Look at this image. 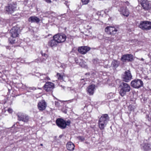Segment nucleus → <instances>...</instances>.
Instances as JSON below:
<instances>
[{
	"instance_id": "obj_8",
	"label": "nucleus",
	"mask_w": 151,
	"mask_h": 151,
	"mask_svg": "<svg viewBox=\"0 0 151 151\" xmlns=\"http://www.w3.org/2000/svg\"><path fill=\"white\" fill-rule=\"evenodd\" d=\"M53 38L55 39L59 43L64 42L65 40L66 36L65 35L63 34H57L53 36Z\"/></svg>"
},
{
	"instance_id": "obj_29",
	"label": "nucleus",
	"mask_w": 151,
	"mask_h": 151,
	"mask_svg": "<svg viewBox=\"0 0 151 151\" xmlns=\"http://www.w3.org/2000/svg\"><path fill=\"white\" fill-rule=\"evenodd\" d=\"M78 138L79 140H81V141H83L84 140V138L83 137L79 136L78 137Z\"/></svg>"
},
{
	"instance_id": "obj_10",
	"label": "nucleus",
	"mask_w": 151,
	"mask_h": 151,
	"mask_svg": "<svg viewBox=\"0 0 151 151\" xmlns=\"http://www.w3.org/2000/svg\"><path fill=\"white\" fill-rule=\"evenodd\" d=\"M19 33V29L17 27H13L10 31L11 36L18 37Z\"/></svg>"
},
{
	"instance_id": "obj_2",
	"label": "nucleus",
	"mask_w": 151,
	"mask_h": 151,
	"mask_svg": "<svg viewBox=\"0 0 151 151\" xmlns=\"http://www.w3.org/2000/svg\"><path fill=\"white\" fill-rule=\"evenodd\" d=\"M119 87L120 88L119 94L122 96H125L126 93L129 92L130 90V86L125 83H121L119 85Z\"/></svg>"
},
{
	"instance_id": "obj_19",
	"label": "nucleus",
	"mask_w": 151,
	"mask_h": 151,
	"mask_svg": "<svg viewBox=\"0 0 151 151\" xmlns=\"http://www.w3.org/2000/svg\"><path fill=\"white\" fill-rule=\"evenodd\" d=\"M141 149L145 151L151 150V144L144 142L143 144L141 145Z\"/></svg>"
},
{
	"instance_id": "obj_12",
	"label": "nucleus",
	"mask_w": 151,
	"mask_h": 151,
	"mask_svg": "<svg viewBox=\"0 0 151 151\" xmlns=\"http://www.w3.org/2000/svg\"><path fill=\"white\" fill-rule=\"evenodd\" d=\"M47 106V103L45 100H42L38 102L37 108L40 111H43L45 109Z\"/></svg>"
},
{
	"instance_id": "obj_3",
	"label": "nucleus",
	"mask_w": 151,
	"mask_h": 151,
	"mask_svg": "<svg viewBox=\"0 0 151 151\" xmlns=\"http://www.w3.org/2000/svg\"><path fill=\"white\" fill-rule=\"evenodd\" d=\"M56 123L57 125L59 127L62 129H64L67 126L70 125V121L69 120H68L66 122L64 120L61 118H58L56 120Z\"/></svg>"
},
{
	"instance_id": "obj_23",
	"label": "nucleus",
	"mask_w": 151,
	"mask_h": 151,
	"mask_svg": "<svg viewBox=\"0 0 151 151\" xmlns=\"http://www.w3.org/2000/svg\"><path fill=\"white\" fill-rule=\"evenodd\" d=\"M66 147L68 150L71 151L74 149L75 146L74 144L72 142H69L67 144Z\"/></svg>"
},
{
	"instance_id": "obj_1",
	"label": "nucleus",
	"mask_w": 151,
	"mask_h": 151,
	"mask_svg": "<svg viewBox=\"0 0 151 151\" xmlns=\"http://www.w3.org/2000/svg\"><path fill=\"white\" fill-rule=\"evenodd\" d=\"M109 120V118L107 114L102 115L100 118L98 122L99 127L101 130L104 129Z\"/></svg>"
},
{
	"instance_id": "obj_6",
	"label": "nucleus",
	"mask_w": 151,
	"mask_h": 151,
	"mask_svg": "<svg viewBox=\"0 0 151 151\" xmlns=\"http://www.w3.org/2000/svg\"><path fill=\"white\" fill-rule=\"evenodd\" d=\"M143 83L140 79H135L132 81L131 83V86L134 88H138L142 86Z\"/></svg>"
},
{
	"instance_id": "obj_28",
	"label": "nucleus",
	"mask_w": 151,
	"mask_h": 151,
	"mask_svg": "<svg viewBox=\"0 0 151 151\" xmlns=\"http://www.w3.org/2000/svg\"><path fill=\"white\" fill-rule=\"evenodd\" d=\"M55 105L58 107H59L60 106V103L58 101H55Z\"/></svg>"
},
{
	"instance_id": "obj_27",
	"label": "nucleus",
	"mask_w": 151,
	"mask_h": 151,
	"mask_svg": "<svg viewBox=\"0 0 151 151\" xmlns=\"http://www.w3.org/2000/svg\"><path fill=\"white\" fill-rule=\"evenodd\" d=\"M83 4L85 5L87 4L89 1V0H81Z\"/></svg>"
},
{
	"instance_id": "obj_9",
	"label": "nucleus",
	"mask_w": 151,
	"mask_h": 151,
	"mask_svg": "<svg viewBox=\"0 0 151 151\" xmlns=\"http://www.w3.org/2000/svg\"><path fill=\"white\" fill-rule=\"evenodd\" d=\"M122 78L124 81L126 82H129L132 78V76L129 70L125 71L124 74L122 75Z\"/></svg>"
},
{
	"instance_id": "obj_25",
	"label": "nucleus",
	"mask_w": 151,
	"mask_h": 151,
	"mask_svg": "<svg viewBox=\"0 0 151 151\" xmlns=\"http://www.w3.org/2000/svg\"><path fill=\"white\" fill-rule=\"evenodd\" d=\"M111 66L112 67L116 68L118 66V62L116 60L113 61L111 63Z\"/></svg>"
},
{
	"instance_id": "obj_18",
	"label": "nucleus",
	"mask_w": 151,
	"mask_h": 151,
	"mask_svg": "<svg viewBox=\"0 0 151 151\" xmlns=\"http://www.w3.org/2000/svg\"><path fill=\"white\" fill-rule=\"evenodd\" d=\"M95 89V86L93 84L91 85L88 86L87 88V91L90 95H92Z\"/></svg>"
},
{
	"instance_id": "obj_17",
	"label": "nucleus",
	"mask_w": 151,
	"mask_h": 151,
	"mask_svg": "<svg viewBox=\"0 0 151 151\" xmlns=\"http://www.w3.org/2000/svg\"><path fill=\"white\" fill-rule=\"evenodd\" d=\"M141 5L143 9L145 10H148L151 6L149 2L146 0H143L141 3Z\"/></svg>"
},
{
	"instance_id": "obj_15",
	"label": "nucleus",
	"mask_w": 151,
	"mask_h": 151,
	"mask_svg": "<svg viewBox=\"0 0 151 151\" xmlns=\"http://www.w3.org/2000/svg\"><path fill=\"white\" fill-rule=\"evenodd\" d=\"M18 120L24 122H27L29 120V116L23 113H19L18 114Z\"/></svg>"
},
{
	"instance_id": "obj_31",
	"label": "nucleus",
	"mask_w": 151,
	"mask_h": 151,
	"mask_svg": "<svg viewBox=\"0 0 151 151\" xmlns=\"http://www.w3.org/2000/svg\"><path fill=\"white\" fill-rule=\"evenodd\" d=\"M42 56L45 57L46 58L48 57V56L47 55H46L45 53H42Z\"/></svg>"
},
{
	"instance_id": "obj_24",
	"label": "nucleus",
	"mask_w": 151,
	"mask_h": 151,
	"mask_svg": "<svg viewBox=\"0 0 151 151\" xmlns=\"http://www.w3.org/2000/svg\"><path fill=\"white\" fill-rule=\"evenodd\" d=\"M17 37L11 36L9 39L10 42L12 44L15 43L17 42L16 38Z\"/></svg>"
},
{
	"instance_id": "obj_13",
	"label": "nucleus",
	"mask_w": 151,
	"mask_h": 151,
	"mask_svg": "<svg viewBox=\"0 0 151 151\" xmlns=\"http://www.w3.org/2000/svg\"><path fill=\"white\" fill-rule=\"evenodd\" d=\"M119 11L120 13L124 16L127 17L129 14V12L125 6H121L119 9Z\"/></svg>"
},
{
	"instance_id": "obj_14",
	"label": "nucleus",
	"mask_w": 151,
	"mask_h": 151,
	"mask_svg": "<svg viewBox=\"0 0 151 151\" xmlns=\"http://www.w3.org/2000/svg\"><path fill=\"white\" fill-rule=\"evenodd\" d=\"M133 60V56L131 54L124 55L121 58V60L123 62L131 61H132Z\"/></svg>"
},
{
	"instance_id": "obj_7",
	"label": "nucleus",
	"mask_w": 151,
	"mask_h": 151,
	"mask_svg": "<svg viewBox=\"0 0 151 151\" xmlns=\"http://www.w3.org/2000/svg\"><path fill=\"white\" fill-rule=\"evenodd\" d=\"M105 31L108 34L114 35L116 33L118 30L114 27L109 26L106 27L105 29Z\"/></svg>"
},
{
	"instance_id": "obj_36",
	"label": "nucleus",
	"mask_w": 151,
	"mask_h": 151,
	"mask_svg": "<svg viewBox=\"0 0 151 151\" xmlns=\"http://www.w3.org/2000/svg\"><path fill=\"white\" fill-rule=\"evenodd\" d=\"M41 145H42V144H41Z\"/></svg>"
},
{
	"instance_id": "obj_30",
	"label": "nucleus",
	"mask_w": 151,
	"mask_h": 151,
	"mask_svg": "<svg viewBox=\"0 0 151 151\" xmlns=\"http://www.w3.org/2000/svg\"><path fill=\"white\" fill-rule=\"evenodd\" d=\"M8 111L9 113H11L12 112V110L11 108H9L8 110Z\"/></svg>"
},
{
	"instance_id": "obj_33",
	"label": "nucleus",
	"mask_w": 151,
	"mask_h": 151,
	"mask_svg": "<svg viewBox=\"0 0 151 151\" xmlns=\"http://www.w3.org/2000/svg\"><path fill=\"white\" fill-rule=\"evenodd\" d=\"M97 59H94V61H93V62L95 64H96V63L97 62Z\"/></svg>"
},
{
	"instance_id": "obj_11",
	"label": "nucleus",
	"mask_w": 151,
	"mask_h": 151,
	"mask_svg": "<svg viewBox=\"0 0 151 151\" xmlns=\"http://www.w3.org/2000/svg\"><path fill=\"white\" fill-rule=\"evenodd\" d=\"M44 89L47 92L51 91L54 88V84L51 82H47L44 85Z\"/></svg>"
},
{
	"instance_id": "obj_16",
	"label": "nucleus",
	"mask_w": 151,
	"mask_h": 151,
	"mask_svg": "<svg viewBox=\"0 0 151 151\" xmlns=\"http://www.w3.org/2000/svg\"><path fill=\"white\" fill-rule=\"evenodd\" d=\"M91 49V48L87 46H81L78 47V51L79 52L82 54H86Z\"/></svg>"
},
{
	"instance_id": "obj_34",
	"label": "nucleus",
	"mask_w": 151,
	"mask_h": 151,
	"mask_svg": "<svg viewBox=\"0 0 151 151\" xmlns=\"http://www.w3.org/2000/svg\"><path fill=\"white\" fill-rule=\"evenodd\" d=\"M45 79L46 80H50V79L48 77H46Z\"/></svg>"
},
{
	"instance_id": "obj_21",
	"label": "nucleus",
	"mask_w": 151,
	"mask_h": 151,
	"mask_svg": "<svg viewBox=\"0 0 151 151\" xmlns=\"http://www.w3.org/2000/svg\"><path fill=\"white\" fill-rule=\"evenodd\" d=\"M75 61L77 64H79L82 67H85L86 65V62L81 59H78L77 58H76Z\"/></svg>"
},
{
	"instance_id": "obj_5",
	"label": "nucleus",
	"mask_w": 151,
	"mask_h": 151,
	"mask_svg": "<svg viewBox=\"0 0 151 151\" xmlns=\"http://www.w3.org/2000/svg\"><path fill=\"white\" fill-rule=\"evenodd\" d=\"M17 4L15 2H11L5 8L6 12L9 14H12L16 10Z\"/></svg>"
},
{
	"instance_id": "obj_4",
	"label": "nucleus",
	"mask_w": 151,
	"mask_h": 151,
	"mask_svg": "<svg viewBox=\"0 0 151 151\" xmlns=\"http://www.w3.org/2000/svg\"><path fill=\"white\" fill-rule=\"evenodd\" d=\"M139 27L144 30H149L151 29V22L146 21H141Z\"/></svg>"
},
{
	"instance_id": "obj_26",
	"label": "nucleus",
	"mask_w": 151,
	"mask_h": 151,
	"mask_svg": "<svg viewBox=\"0 0 151 151\" xmlns=\"http://www.w3.org/2000/svg\"><path fill=\"white\" fill-rule=\"evenodd\" d=\"M57 78L58 80H61L63 79V76L59 73H57Z\"/></svg>"
},
{
	"instance_id": "obj_32",
	"label": "nucleus",
	"mask_w": 151,
	"mask_h": 151,
	"mask_svg": "<svg viewBox=\"0 0 151 151\" xmlns=\"http://www.w3.org/2000/svg\"><path fill=\"white\" fill-rule=\"evenodd\" d=\"M45 1L48 3H50L51 2V0H45Z\"/></svg>"
},
{
	"instance_id": "obj_20",
	"label": "nucleus",
	"mask_w": 151,
	"mask_h": 151,
	"mask_svg": "<svg viewBox=\"0 0 151 151\" xmlns=\"http://www.w3.org/2000/svg\"><path fill=\"white\" fill-rule=\"evenodd\" d=\"M28 21L31 23L36 22L38 23L40 22V20L37 17L34 16L30 17Z\"/></svg>"
},
{
	"instance_id": "obj_22",
	"label": "nucleus",
	"mask_w": 151,
	"mask_h": 151,
	"mask_svg": "<svg viewBox=\"0 0 151 151\" xmlns=\"http://www.w3.org/2000/svg\"><path fill=\"white\" fill-rule=\"evenodd\" d=\"M58 43L55 39H54L51 40L48 42V45L50 46L51 47H56L58 45Z\"/></svg>"
},
{
	"instance_id": "obj_35",
	"label": "nucleus",
	"mask_w": 151,
	"mask_h": 151,
	"mask_svg": "<svg viewBox=\"0 0 151 151\" xmlns=\"http://www.w3.org/2000/svg\"><path fill=\"white\" fill-rule=\"evenodd\" d=\"M139 59V60H141L142 61H144V59L143 58H142L141 59Z\"/></svg>"
}]
</instances>
